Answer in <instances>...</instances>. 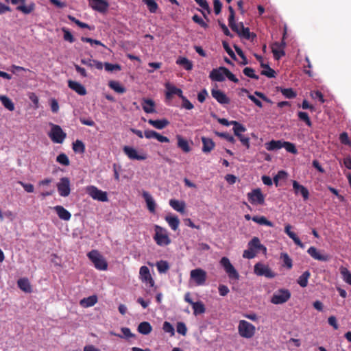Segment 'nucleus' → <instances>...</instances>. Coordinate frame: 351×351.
Masks as SVG:
<instances>
[{"label": "nucleus", "mask_w": 351, "mask_h": 351, "mask_svg": "<svg viewBox=\"0 0 351 351\" xmlns=\"http://www.w3.org/2000/svg\"><path fill=\"white\" fill-rule=\"evenodd\" d=\"M283 147L289 153L293 154H296L298 153V150L295 147V145L290 142L283 141Z\"/></svg>", "instance_id": "56"}, {"label": "nucleus", "mask_w": 351, "mask_h": 351, "mask_svg": "<svg viewBox=\"0 0 351 351\" xmlns=\"http://www.w3.org/2000/svg\"><path fill=\"white\" fill-rule=\"evenodd\" d=\"M169 205L176 211L184 213L186 204L183 201L171 199L169 200Z\"/></svg>", "instance_id": "30"}, {"label": "nucleus", "mask_w": 351, "mask_h": 351, "mask_svg": "<svg viewBox=\"0 0 351 351\" xmlns=\"http://www.w3.org/2000/svg\"><path fill=\"white\" fill-rule=\"evenodd\" d=\"M156 267L159 273H165L169 269V263L165 261H160L157 262Z\"/></svg>", "instance_id": "52"}, {"label": "nucleus", "mask_w": 351, "mask_h": 351, "mask_svg": "<svg viewBox=\"0 0 351 351\" xmlns=\"http://www.w3.org/2000/svg\"><path fill=\"white\" fill-rule=\"evenodd\" d=\"M190 277L197 285L202 286L206 282L207 274L204 269L197 268L191 271Z\"/></svg>", "instance_id": "9"}, {"label": "nucleus", "mask_w": 351, "mask_h": 351, "mask_svg": "<svg viewBox=\"0 0 351 351\" xmlns=\"http://www.w3.org/2000/svg\"><path fill=\"white\" fill-rule=\"evenodd\" d=\"M68 86L80 95L84 96L87 93L86 88L80 82L70 80L68 81Z\"/></svg>", "instance_id": "22"}, {"label": "nucleus", "mask_w": 351, "mask_h": 351, "mask_svg": "<svg viewBox=\"0 0 351 351\" xmlns=\"http://www.w3.org/2000/svg\"><path fill=\"white\" fill-rule=\"evenodd\" d=\"M88 258L94 264L95 267L98 270H106L108 268V263L105 258L100 254V253L95 250H93L87 254Z\"/></svg>", "instance_id": "2"}, {"label": "nucleus", "mask_w": 351, "mask_h": 351, "mask_svg": "<svg viewBox=\"0 0 351 351\" xmlns=\"http://www.w3.org/2000/svg\"><path fill=\"white\" fill-rule=\"evenodd\" d=\"M252 221L260 224V225H265L269 227H273L274 223L269 221L264 216H254L252 218Z\"/></svg>", "instance_id": "42"}, {"label": "nucleus", "mask_w": 351, "mask_h": 351, "mask_svg": "<svg viewBox=\"0 0 351 351\" xmlns=\"http://www.w3.org/2000/svg\"><path fill=\"white\" fill-rule=\"evenodd\" d=\"M162 329L165 332L169 333L171 336H173L175 335V330L173 326L168 322H164Z\"/></svg>", "instance_id": "59"}, {"label": "nucleus", "mask_w": 351, "mask_h": 351, "mask_svg": "<svg viewBox=\"0 0 351 351\" xmlns=\"http://www.w3.org/2000/svg\"><path fill=\"white\" fill-rule=\"evenodd\" d=\"M53 210L56 211V214L60 219L64 221L70 220L71 214L62 206H56L53 207Z\"/></svg>", "instance_id": "24"}, {"label": "nucleus", "mask_w": 351, "mask_h": 351, "mask_svg": "<svg viewBox=\"0 0 351 351\" xmlns=\"http://www.w3.org/2000/svg\"><path fill=\"white\" fill-rule=\"evenodd\" d=\"M226 69L224 66H220L219 69H214L211 71L209 75V77L213 81L223 82L225 80V71Z\"/></svg>", "instance_id": "18"}, {"label": "nucleus", "mask_w": 351, "mask_h": 351, "mask_svg": "<svg viewBox=\"0 0 351 351\" xmlns=\"http://www.w3.org/2000/svg\"><path fill=\"white\" fill-rule=\"evenodd\" d=\"M192 19L193 21L197 23L198 25H199L201 27H204V28H207L208 27V24L206 23H205L204 21V20L199 16H198L197 14H195L193 17H192Z\"/></svg>", "instance_id": "64"}, {"label": "nucleus", "mask_w": 351, "mask_h": 351, "mask_svg": "<svg viewBox=\"0 0 351 351\" xmlns=\"http://www.w3.org/2000/svg\"><path fill=\"white\" fill-rule=\"evenodd\" d=\"M201 139L202 142V152L204 153L210 152L215 146L214 141L211 138L204 136H202Z\"/></svg>", "instance_id": "27"}, {"label": "nucleus", "mask_w": 351, "mask_h": 351, "mask_svg": "<svg viewBox=\"0 0 351 351\" xmlns=\"http://www.w3.org/2000/svg\"><path fill=\"white\" fill-rule=\"evenodd\" d=\"M178 147L180 148L184 152L188 153L191 150V148L188 141L183 138L181 136H177Z\"/></svg>", "instance_id": "34"}, {"label": "nucleus", "mask_w": 351, "mask_h": 351, "mask_svg": "<svg viewBox=\"0 0 351 351\" xmlns=\"http://www.w3.org/2000/svg\"><path fill=\"white\" fill-rule=\"evenodd\" d=\"M339 140L342 144L351 146V141L349 139L347 132H342L339 136Z\"/></svg>", "instance_id": "62"}, {"label": "nucleus", "mask_w": 351, "mask_h": 351, "mask_svg": "<svg viewBox=\"0 0 351 351\" xmlns=\"http://www.w3.org/2000/svg\"><path fill=\"white\" fill-rule=\"evenodd\" d=\"M0 101H1L3 106L9 110L10 111H13L14 110V105L12 100L8 98L7 96L1 95L0 96Z\"/></svg>", "instance_id": "44"}, {"label": "nucleus", "mask_w": 351, "mask_h": 351, "mask_svg": "<svg viewBox=\"0 0 351 351\" xmlns=\"http://www.w3.org/2000/svg\"><path fill=\"white\" fill-rule=\"evenodd\" d=\"M176 330L179 334L183 336H185L186 335L187 328L184 322H178L176 326Z\"/></svg>", "instance_id": "61"}, {"label": "nucleus", "mask_w": 351, "mask_h": 351, "mask_svg": "<svg viewBox=\"0 0 351 351\" xmlns=\"http://www.w3.org/2000/svg\"><path fill=\"white\" fill-rule=\"evenodd\" d=\"M154 230L155 234L154 236V239L158 245L166 246L171 243V239L169 238L165 228L158 225H155Z\"/></svg>", "instance_id": "1"}, {"label": "nucleus", "mask_w": 351, "mask_h": 351, "mask_svg": "<svg viewBox=\"0 0 351 351\" xmlns=\"http://www.w3.org/2000/svg\"><path fill=\"white\" fill-rule=\"evenodd\" d=\"M89 6L94 10L100 13H105L109 8V3L106 0H88Z\"/></svg>", "instance_id": "12"}, {"label": "nucleus", "mask_w": 351, "mask_h": 351, "mask_svg": "<svg viewBox=\"0 0 351 351\" xmlns=\"http://www.w3.org/2000/svg\"><path fill=\"white\" fill-rule=\"evenodd\" d=\"M247 197L250 202L252 204L263 205L265 202V197L260 189L252 190L247 193Z\"/></svg>", "instance_id": "13"}, {"label": "nucleus", "mask_w": 351, "mask_h": 351, "mask_svg": "<svg viewBox=\"0 0 351 351\" xmlns=\"http://www.w3.org/2000/svg\"><path fill=\"white\" fill-rule=\"evenodd\" d=\"M293 189L295 194H300L302 196L304 200H307L308 199V190L303 185L300 184L299 182H298L296 180L293 181Z\"/></svg>", "instance_id": "20"}, {"label": "nucleus", "mask_w": 351, "mask_h": 351, "mask_svg": "<svg viewBox=\"0 0 351 351\" xmlns=\"http://www.w3.org/2000/svg\"><path fill=\"white\" fill-rule=\"evenodd\" d=\"M62 31L64 33V39L65 40L69 41L71 43H72L75 41V38H74L73 36L72 35V34L70 32V31L68 29L63 27L62 29Z\"/></svg>", "instance_id": "60"}, {"label": "nucleus", "mask_w": 351, "mask_h": 351, "mask_svg": "<svg viewBox=\"0 0 351 351\" xmlns=\"http://www.w3.org/2000/svg\"><path fill=\"white\" fill-rule=\"evenodd\" d=\"M261 66L265 69L261 71V75H265L269 78L275 77L276 72L269 66V64L261 62Z\"/></svg>", "instance_id": "37"}, {"label": "nucleus", "mask_w": 351, "mask_h": 351, "mask_svg": "<svg viewBox=\"0 0 351 351\" xmlns=\"http://www.w3.org/2000/svg\"><path fill=\"white\" fill-rule=\"evenodd\" d=\"M248 247L254 251L263 250L266 251V247L262 245L258 237H254L248 243Z\"/></svg>", "instance_id": "32"}, {"label": "nucleus", "mask_w": 351, "mask_h": 351, "mask_svg": "<svg viewBox=\"0 0 351 351\" xmlns=\"http://www.w3.org/2000/svg\"><path fill=\"white\" fill-rule=\"evenodd\" d=\"M51 140L56 143H62L66 134L58 125L51 124V129L49 133Z\"/></svg>", "instance_id": "6"}, {"label": "nucleus", "mask_w": 351, "mask_h": 351, "mask_svg": "<svg viewBox=\"0 0 351 351\" xmlns=\"http://www.w3.org/2000/svg\"><path fill=\"white\" fill-rule=\"evenodd\" d=\"M192 307L195 315L202 314L206 311L205 306L201 301L194 302L192 304Z\"/></svg>", "instance_id": "38"}, {"label": "nucleus", "mask_w": 351, "mask_h": 351, "mask_svg": "<svg viewBox=\"0 0 351 351\" xmlns=\"http://www.w3.org/2000/svg\"><path fill=\"white\" fill-rule=\"evenodd\" d=\"M141 105L146 113H154L156 112L155 102L151 99L143 98Z\"/></svg>", "instance_id": "26"}, {"label": "nucleus", "mask_w": 351, "mask_h": 351, "mask_svg": "<svg viewBox=\"0 0 351 351\" xmlns=\"http://www.w3.org/2000/svg\"><path fill=\"white\" fill-rule=\"evenodd\" d=\"M254 273L259 276H265L267 278L276 277V274L274 272L268 265L258 263L254 265Z\"/></svg>", "instance_id": "8"}, {"label": "nucleus", "mask_w": 351, "mask_h": 351, "mask_svg": "<svg viewBox=\"0 0 351 351\" xmlns=\"http://www.w3.org/2000/svg\"><path fill=\"white\" fill-rule=\"evenodd\" d=\"M123 151L124 154L131 160H144L147 158L146 154L143 153L138 154L134 148L130 146H124Z\"/></svg>", "instance_id": "15"}, {"label": "nucleus", "mask_w": 351, "mask_h": 351, "mask_svg": "<svg viewBox=\"0 0 351 351\" xmlns=\"http://www.w3.org/2000/svg\"><path fill=\"white\" fill-rule=\"evenodd\" d=\"M148 123L149 124L158 130H162L169 125V121L166 119L158 120L149 119L148 120Z\"/></svg>", "instance_id": "28"}, {"label": "nucleus", "mask_w": 351, "mask_h": 351, "mask_svg": "<svg viewBox=\"0 0 351 351\" xmlns=\"http://www.w3.org/2000/svg\"><path fill=\"white\" fill-rule=\"evenodd\" d=\"M308 254L315 260L328 261L330 256L326 254H321L315 247L311 246L307 250Z\"/></svg>", "instance_id": "16"}, {"label": "nucleus", "mask_w": 351, "mask_h": 351, "mask_svg": "<svg viewBox=\"0 0 351 351\" xmlns=\"http://www.w3.org/2000/svg\"><path fill=\"white\" fill-rule=\"evenodd\" d=\"M231 125H233L234 135H238L239 134L246 131L245 127L237 121H231Z\"/></svg>", "instance_id": "46"}, {"label": "nucleus", "mask_w": 351, "mask_h": 351, "mask_svg": "<svg viewBox=\"0 0 351 351\" xmlns=\"http://www.w3.org/2000/svg\"><path fill=\"white\" fill-rule=\"evenodd\" d=\"M121 330L123 335L117 334L114 332H110V334L113 336H117L120 338H123V337L130 338V337H134V335L131 332L130 329L129 328L123 327V328H121Z\"/></svg>", "instance_id": "45"}, {"label": "nucleus", "mask_w": 351, "mask_h": 351, "mask_svg": "<svg viewBox=\"0 0 351 351\" xmlns=\"http://www.w3.org/2000/svg\"><path fill=\"white\" fill-rule=\"evenodd\" d=\"M243 72L246 76H247L252 79L258 80V78H259L258 76L255 74L254 70L252 68L245 67L243 69Z\"/></svg>", "instance_id": "58"}, {"label": "nucleus", "mask_w": 351, "mask_h": 351, "mask_svg": "<svg viewBox=\"0 0 351 351\" xmlns=\"http://www.w3.org/2000/svg\"><path fill=\"white\" fill-rule=\"evenodd\" d=\"M139 278L143 283L149 285L150 287H153L154 286V280L152 277L149 269L147 266H142L140 268Z\"/></svg>", "instance_id": "14"}, {"label": "nucleus", "mask_w": 351, "mask_h": 351, "mask_svg": "<svg viewBox=\"0 0 351 351\" xmlns=\"http://www.w3.org/2000/svg\"><path fill=\"white\" fill-rule=\"evenodd\" d=\"M142 1L147 5L151 13L156 12L158 5L154 0H142Z\"/></svg>", "instance_id": "49"}, {"label": "nucleus", "mask_w": 351, "mask_h": 351, "mask_svg": "<svg viewBox=\"0 0 351 351\" xmlns=\"http://www.w3.org/2000/svg\"><path fill=\"white\" fill-rule=\"evenodd\" d=\"M18 287L25 292L30 293L32 288L29 280L27 278H21L17 282Z\"/></svg>", "instance_id": "39"}, {"label": "nucleus", "mask_w": 351, "mask_h": 351, "mask_svg": "<svg viewBox=\"0 0 351 351\" xmlns=\"http://www.w3.org/2000/svg\"><path fill=\"white\" fill-rule=\"evenodd\" d=\"M215 134L219 137L226 139L228 142L231 143H234L236 141L234 136L227 132H215Z\"/></svg>", "instance_id": "57"}, {"label": "nucleus", "mask_w": 351, "mask_h": 351, "mask_svg": "<svg viewBox=\"0 0 351 351\" xmlns=\"http://www.w3.org/2000/svg\"><path fill=\"white\" fill-rule=\"evenodd\" d=\"M230 15L228 17V25L232 29H236V23L234 21L235 12L232 6L228 7Z\"/></svg>", "instance_id": "50"}, {"label": "nucleus", "mask_w": 351, "mask_h": 351, "mask_svg": "<svg viewBox=\"0 0 351 351\" xmlns=\"http://www.w3.org/2000/svg\"><path fill=\"white\" fill-rule=\"evenodd\" d=\"M238 331L242 337L250 339L254 335L256 328L252 324L245 320H241L239 323Z\"/></svg>", "instance_id": "3"}, {"label": "nucleus", "mask_w": 351, "mask_h": 351, "mask_svg": "<svg viewBox=\"0 0 351 351\" xmlns=\"http://www.w3.org/2000/svg\"><path fill=\"white\" fill-rule=\"evenodd\" d=\"M241 26V30L238 29V25H236V29H232V31L235 32L240 37L245 38V39H250V38H254L256 37V34L254 33H250V29L248 27H245L243 25V23L242 22L240 23Z\"/></svg>", "instance_id": "17"}, {"label": "nucleus", "mask_w": 351, "mask_h": 351, "mask_svg": "<svg viewBox=\"0 0 351 351\" xmlns=\"http://www.w3.org/2000/svg\"><path fill=\"white\" fill-rule=\"evenodd\" d=\"M56 161L64 166H68L70 164L69 159L64 153L60 154L56 158Z\"/></svg>", "instance_id": "55"}, {"label": "nucleus", "mask_w": 351, "mask_h": 351, "mask_svg": "<svg viewBox=\"0 0 351 351\" xmlns=\"http://www.w3.org/2000/svg\"><path fill=\"white\" fill-rule=\"evenodd\" d=\"M221 265L223 267L225 271L230 279L237 280L239 278V274L230 263L227 257L221 258L220 261Z\"/></svg>", "instance_id": "7"}, {"label": "nucleus", "mask_w": 351, "mask_h": 351, "mask_svg": "<svg viewBox=\"0 0 351 351\" xmlns=\"http://www.w3.org/2000/svg\"><path fill=\"white\" fill-rule=\"evenodd\" d=\"M291 229V226L290 224H287L285 227V233L293 241L295 245L303 248L304 247V244L302 243L297 234L292 232Z\"/></svg>", "instance_id": "25"}, {"label": "nucleus", "mask_w": 351, "mask_h": 351, "mask_svg": "<svg viewBox=\"0 0 351 351\" xmlns=\"http://www.w3.org/2000/svg\"><path fill=\"white\" fill-rule=\"evenodd\" d=\"M271 51L273 53L274 58L277 60L285 56V50L280 47L276 46L274 43L271 45Z\"/></svg>", "instance_id": "40"}, {"label": "nucleus", "mask_w": 351, "mask_h": 351, "mask_svg": "<svg viewBox=\"0 0 351 351\" xmlns=\"http://www.w3.org/2000/svg\"><path fill=\"white\" fill-rule=\"evenodd\" d=\"M266 149L268 151L280 149L283 147V141L272 140L265 144Z\"/></svg>", "instance_id": "36"}, {"label": "nucleus", "mask_w": 351, "mask_h": 351, "mask_svg": "<svg viewBox=\"0 0 351 351\" xmlns=\"http://www.w3.org/2000/svg\"><path fill=\"white\" fill-rule=\"evenodd\" d=\"M311 96L314 99H318L322 104L325 102L324 95L319 90L313 91L311 93Z\"/></svg>", "instance_id": "63"}, {"label": "nucleus", "mask_w": 351, "mask_h": 351, "mask_svg": "<svg viewBox=\"0 0 351 351\" xmlns=\"http://www.w3.org/2000/svg\"><path fill=\"white\" fill-rule=\"evenodd\" d=\"M97 297L95 295L84 298L80 302V304L84 308H88L94 306L97 302Z\"/></svg>", "instance_id": "29"}, {"label": "nucleus", "mask_w": 351, "mask_h": 351, "mask_svg": "<svg viewBox=\"0 0 351 351\" xmlns=\"http://www.w3.org/2000/svg\"><path fill=\"white\" fill-rule=\"evenodd\" d=\"M165 219L173 230L176 231L178 230L180 225V220L177 216L167 215Z\"/></svg>", "instance_id": "31"}, {"label": "nucleus", "mask_w": 351, "mask_h": 351, "mask_svg": "<svg viewBox=\"0 0 351 351\" xmlns=\"http://www.w3.org/2000/svg\"><path fill=\"white\" fill-rule=\"evenodd\" d=\"M108 86L110 88L118 93H124L126 91L125 88L117 81H110Z\"/></svg>", "instance_id": "43"}, {"label": "nucleus", "mask_w": 351, "mask_h": 351, "mask_svg": "<svg viewBox=\"0 0 351 351\" xmlns=\"http://www.w3.org/2000/svg\"><path fill=\"white\" fill-rule=\"evenodd\" d=\"M165 87L167 88L166 98L167 99H171L173 95H177L180 99L184 97L182 90L180 88H178L169 83H167L165 84Z\"/></svg>", "instance_id": "21"}, {"label": "nucleus", "mask_w": 351, "mask_h": 351, "mask_svg": "<svg viewBox=\"0 0 351 351\" xmlns=\"http://www.w3.org/2000/svg\"><path fill=\"white\" fill-rule=\"evenodd\" d=\"M298 118L300 119V120L305 122V123L308 127H311L312 122H311V119L309 118V116H308L307 112L300 111L298 113Z\"/></svg>", "instance_id": "54"}, {"label": "nucleus", "mask_w": 351, "mask_h": 351, "mask_svg": "<svg viewBox=\"0 0 351 351\" xmlns=\"http://www.w3.org/2000/svg\"><path fill=\"white\" fill-rule=\"evenodd\" d=\"M152 330V327L148 322H143L138 326V331L143 335H148Z\"/></svg>", "instance_id": "35"}, {"label": "nucleus", "mask_w": 351, "mask_h": 351, "mask_svg": "<svg viewBox=\"0 0 351 351\" xmlns=\"http://www.w3.org/2000/svg\"><path fill=\"white\" fill-rule=\"evenodd\" d=\"M339 271L343 280L351 285V272L346 267L343 266L339 268Z\"/></svg>", "instance_id": "41"}, {"label": "nucleus", "mask_w": 351, "mask_h": 351, "mask_svg": "<svg viewBox=\"0 0 351 351\" xmlns=\"http://www.w3.org/2000/svg\"><path fill=\"white\" fill-rule=\"evenodd\" d=\"M26 0H10V2L13 5H19L16 7V10L23 12L25 14H29L35 10V3L32 2L29 5H25Z\"/></svg>", "instance_id": "11"}, {"label": "nucleus", "mask_w": 351, "mask_h": 351, "mask_svg": "<svg viewBox=\"0 0 351 351\" xmlns=\"http://www.w3.org/2000/svg\"><path fill=\"white\" fill-rule=\"evenodd\" d=\"M86 193L93 199L100 202H108V194L106 191L99 189L97 186L90 185L86 188Z\"/></svg>", "instance_id": "4"}, {"label": "nucleus", "mask_w": 351, "mask_h": 351, "mask_svg": "<svg viewBox=\"0 0 351 351\" xmlns=\"http://www.w3.org/2000/svg\"><path fill=\"white\" fill-rule=\"evenodd\" d=\"M176 64L182 66L186 71H191L193 69L192 62L185 57H179L176 60Z\"/></svg>", "instance_id": "33"}, {"label": "nucleus", "mask_w": 351, "mask_h": 351, "mask_svg": "<svg viewBox=\"0 0 351 351\" xmlns=\"http://www.w3.org/2000/svg\"><path fill=\"white\" fill-rule=\"evenodd\" d=\"M291 298V293L287 289H280L273 294L271 302L274 304H281L287 302Z\"/></svg>", "instance_id": "5"}, {"label": "nucleus", "mask_w": 351, "mask_h": 351, "mask_svg": "<svg viewBox=\"0 0 351 351\" xmlns=\"http://www.w3.org/2000/svg\"><path fill=\"white\" fill-rule=\"evenodd\" d=\"M71 183L69 178L63 177L60 178L57 184V189L59 195L62 197H67L71 193Z\"/></svg>", "instance_id": "10"}, {"label": "nucleus", "mask_w": 351, "mask_h": 351, "mask_svg": "<svg viewBox=\"0 0 351 351\" xmlns=\"http://www.w3.org/2000/svg\"><path fill=\"white\" fill-rule=\"evenodd\" d=\"M211 95L220 104H228L230 101L227 95L220 90L212 89Z\"/></svg>", "instance_id": "19"}, {"label": "nucleus", "mask_w": 351, "mask_h": 351, "mask_svg": "<svg viewBox=\"0 0 351 351\" xmlns=\"http://www.w3.org/2000/svg\"><path fill=\"white\" fill-rule=\"evenodd\" d=\"M311 276L308 271H304L298 278V283L302 287H306L308 285V280Z\"/></svg>", "instance_id": "47"}, {"label": "nucleus", "mask_w": 351, "mask_h": 351, "mask_svg": "<svg viewBox=\"0 0 351 351\" xmlns=\"http://www.w3.org/2000/svg\"><path fill=\"white\" fill-rule=\"evenodd\" d=\"M73 149L75 152L83 154L85 152V145L80 140H76L73 143Z\"/></svg>", "instance_id": "51"}, {"label": "nucleus", "mask_w": 351, "mask_h": 351, "mask_svg": "<svg viewBox=\"0 0 351 351\" xmlns=\"http://www.w3.org/2000/svg\"><path fill=\"white\" fill-rule=\"evenodd\" d=\"M281 258L283 261V266L290 269L293 267L292 260L287 253L281 254Z\"/></svg>", "instance_id": "53"}, {"label": "nucleus", "mask_w": 351, "mask_h": 351, "mask_svg": "<svg viewBox=\"0 0 351 351\" xmlns=\"http://www.w3.org/2000/svg\"><path fill=\"white\" fill-rule=\"evenodd\" d=\"M142 195L146 202L149 211L152 213H155L156 204L152 196L147 191H143Z\"/></svg>", "instance_id": "23"}, {"label": "nucleus", "mask_w": 351, "mask_h": 351, "mask_svg": "<svg viewBox=\"0 0 351 351\" xmlns=\"http://www.w3.org/2000/svg\"><path fill=\"white\" fill-rule=\"evenodd\" d=\"M278 90L281 92V93L288 99H293L295 98L297 95L296 93L291 88H279Z\"/></svg>", "instance_id": "48"}]
</instances>
